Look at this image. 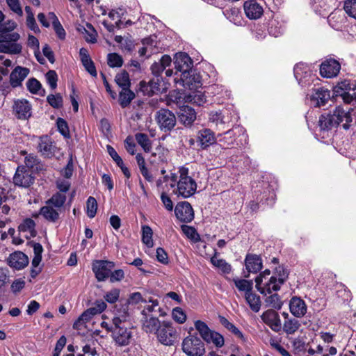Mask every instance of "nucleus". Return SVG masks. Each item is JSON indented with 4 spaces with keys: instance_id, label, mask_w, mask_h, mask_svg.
<instances>
[{
    "instance_id": "f257e3e1",
    "label": "nucleus",
    "mask_w": 356,
    "mask_h": 356,
    "mask_svg": "<svg viewBox=\"0 0 356 356\" xmlns=\"http://www.w3.org/2000/svg\"><path fill=\"white\" fill-rule=\"evenodd\" d=\"M354 124L353 110H346L341 106L337 107L332 114L321 115L318 121V125L321 131H327L337 126H341L343 129L348 130Z\"/></svg>"
},
{
    "instance_id": "f03ea898",
    "label": "nucleus",
    "mask_w": 356,
    "mask_h": 356,
    "mask_svg": "<svg viewBox=\"0 0 356 356\" xmlns=\"http://www.w3.org/2000/svg\"><path fill=\"white\" fill-rule=\"evenodd\" d=\"M179 172V179L175 173H171L170 176H164V179L166 181H170V186L174 188L175 195L182 198H188L195 194L197 190V184L191 177L188 175V168L181 167Z\"/></svg>"
},
{
    "instance_id": "7ed1b4c3",
    "label": "nucleus",
    "mask_w": 356,
    "mask_h": 356,
    "mask_svg": "<svg viewBox=\"0 0 356 356\" xmlns=\"http://www.w3.org/2000/svg\"><path fill=\"white\" fill-rule=\"evenodd\" d=\"M262 276H257L255 278V283L257 289L264 295L280 290L281 285L286 280V275L284 274L280 275V279H277L275 276H271L266 280H263Z\"/></svg>"
},
{
    "instance_id": "20e7f679",
    "label": "nucleus",
    "mask_w": 356,
    "mask_h": 356,
    "mask_svg": "<svg viewBox=\"0 0 356 356\" xmlns=\"http://www.w3.org/2000/svg\"><path fill=\"white\" fill-rule=\"evenodd\" d=\"M336 96L341 97L346 104L356 102V83L350 80H343L337 83L334 88Z\"/></svg>"
},
{
    "instance_id": "39448f33",
    "label": "nucleus",
    "mask_w": 356,
    "mask_h": 356,
    "mask_svg": "<svg viewBox=\"0 0 356 356\" xmlns=\"http://www.w3.org/2000/svg\"><path fill=\"white\" fill-rule=\"evenodd\" d=\"M158 341L165 346H172L178 338V332L171 321H163L156 334Z\"/></svg>"
},
{
    "instance_id": "423d86ee",
    "label": "nucleus",
    "mask_w": 356,
    "mask_h": 356,
    "mask_svg": "<svg viewBox=\"0 0 356 356\" xmlns=\"http://www.w3.org/2000/svg\"><path fill=\"white\" fill-rule=\"evenodd\" d=\"M181 348L188 356H203L205 346L202 341L197 336L189 335L184 339Z\"/></svg>"
},
{
    "instance_id": "0eeeda50",
    "label": "nucleus",
    "mask_w": 356,
    "mask_h": 356,
    "mask_svg": "<svg viewBox=\"0 0 356 356\" xmlns=\"http://www.w3.org/2000/svg\"><path fill=\"white\" fill-rule=\"evenodd\" d=\"M108 330L112 332V338L117 346H128L133 339L132 331L124 325H111Z\"/></svg>"
},
{
    "instance_id": "6e6552de",
    "label": "nucleus",
    "mask_w": 356,
    "mask_h": 356,
    "mask_svg": "<svg viewBox=\"0 0 356 356\" xmlns=\"http://www.w3.org/2000/svg\"><path fill=\"white\" fill-rule=\"evenodd\" d=\"M156 120L161 130L164 132L171 131L177 122L175 114L166 108H161L156 112Z\"/></svg>"
},
{
    "instance_id": "1a4fd4ad",
    "label": "nucleus",
    "mask_w": 356,
    "mask_h": 356,
    "mask_svg": "<svg viewBox=\"0 0 356 356\" xmlns=\"http://www.w3.org/2000/svg\"><path fill=\"white\" fill-rule=\"evenodd\" d=\"M180 78H175V81L190 90H197L202 86L201 76L193 69L185 74H180Z\"/></svg>"
},
{
    "instance_id": "9d476101",
    "label": "nucleus",
    "mask_w": 356,
    "mask_h": 356,
    "mask_svg": "<svg viewBox=\"0 0 356 356\" xmlns=\"http://www.w3.org/2000/svg\"><path fill=\"white\" fill-rule=\"evenodd\" d=\"M114 266L113 261L98 260L93 264L92 270L97 280L102 282L109 277Z\"/></svg>"
},
{
    "instance_id": "9b49d317",
    "label": "nucleus",
    "mask_w": 356,
    "mask_h": 356,
    "mask_svg": "<svg viewBox=\"0 0 356 356\" xmlns=\"http://www.w3.org/2000/svg\"><path fill=\"white\" fill-rule=\"evenodd\" d=\"M34 177L30 170L24 166H19L13 177V183L18 186L28 188L33 184Z\"/></svg>"
},
{
    "instance_id": "f8f14e48",
    "label": "nucleus",
    "mask_w": 356,
    "mask_h": 356,
    "mask_svg": "<svg viewBox=\"0 0 356 356\" xmlns=\"http://www.w3.org/2000/svg\"><path fill=\"white\" fill-rule=\"evenodd\" d=\"M113 316L111 325H124L130 318L129 307L127 304L120 302L116 304L112 311Z\"/></svg>"
},
{
    "instance_id": "ddd939ff",
    "label": "nucleus",
    "mask_w": 356,
    "mask_h": 356,
    "mask_svg": "<svg viewBox=\"0 0 356 356\" xmlns=\"http://www.w3.org/2000/svg\"><path fill=\"white\" fill-rule=\"evenodd\" d=\"M177 218L184 222H189L194 218V211L188 202H179L175 209Z\"/></svg>"
},
{
    "instance_id": "4468645a",
    "label": "nucleus",
    "mask_w": 356,
    "mask_h": 356,
    "mask_svg": "<svg viewBox=\"0 0 356 356\" xmlns=\"http://www.w3.org/2000/svg\"><path fill=\"white\" fill-rule=\"evenodd\" d=\"M341 70L340 63L334 59H327L320 67L321 75L325 78H333L338 75Z\"/></svg>"
},
{
    "instance_id": "2eb2a0df",
    "label": "nucleus",
    "mask_w": 356,
    "mask_h": 356,
    "mask_svg": "<svg viewBox=\"0 0 356 356\" xmlns=\"http://www.w3.org/2000/svg\"><path fill=\"white\" fill-rule=\"evenodd\" d=\"M174 63L176 68L175 74H177L178 72L185 74L193 67V61L186 53L180 52L176 54Z\"/></svg>"
},
{
    "instance_id": "dca6fc26",
    "label": "nucleus",
    "mask_w": 356,
    "mask_h": 356,
    "mask_svg": "<svg viewBox=\"0 0 356 356\" xmlns=\"http://www.w3.org/2000/svg\"><path fill=\"white\" fill-rule=\"evenodd\" d=\"M237 134H243V129L238 127L234 129H229L222 134H218L217 135V140L227 147H232L236 143V136Z\"/></svg>"
},
{
    "instance_id": "f3484780",
    "label": "nucleus",
    "mask_w": 356,
    "mask_h": 356,
    "mask_svg": "<svg viewBox=\"0 0 356 356\" xmlns=\"http://www.w3.org/2000/svg\"><path fill=\"white\" fill-rule=\"evenodd\" d=\"M263 321L268 325L274 332H278L282 329V323L280 316L273 309H268L261 315Z\"/></svg>"
},
{
    "instance_id": "a211bd4d",
    "label": "nucleus",
    "mask_w": 356,
    "mask_h": 356,
    "mask_svg": "<svg viewBox=\"0 0 356 356\" xmlns=\"http://www.w3.org/2000/svg\"><path fill=\"white\" fill-rule=\"evenodd\" d=\"M293 72L295 78L300 84L306 86L309 83L312 72L307 65L298 63L294 67Z\"/></svg>"
},
{
    "instance_id": "6ab92c4d",
    "label": "nucleus",
    "mask_w": 356,
    "mask_h": 356,
    "mask_svg": "<svg viewBox=\"0 0 356 356\" xmlns=\"http://www.w3.org/2000/svg\"><path fill=\"white\" fill-rule=\"evenodd\" d=\"M30 70L25 67L17 66L10 74V83L13 88L22 86L23 81L27 77Z\"/></svg>"
},
{
    "instance_id": "aec40b11",
    "label": "nucleus",
    "mask_w": 356,
    "mask_h": 356,
    "mask_svg": "<svg viewBox=\"0 0 356 356\" xmlns=\"http://www.w3.org/2000/svg\"><path fill=\"white\" fill-rule=\"evenodd\" d=\"M38 149L45 157H51L54 155L56 147L51 139L47 136L40 138Z\"/></svg>"
},
{
    "instance_id": "412c9836",
    "label": "nucleus",
    "mask_w": 356,
    "mask_h": 356,
    "mask_svg": "<svg viewBox=\"0 0 356 356\" xmlns=\"http://www.w3.org/2000/svg\"><path fill=\"white\" fill-rule=\"evenodd\" d=\"M330 98V90L326 88L318 87L313 89L310 95V100L314 106H321Z\"/></svg>"
},
{
    "instance_id": "4be33fe9",
    "label": "nucleus",
    "mask_w": 356,
    "mask_h": 356,
    "mask_svg": "<svg viewBox=\"0 0 356 356\" xmlns=\"http://www.w3.org/2000/svg\"><path fill=\"white\" fill-rule=\"evenodd\" d=\"M31 106L26 99H17L15 101L13 111L19 119H28L31 115Z\"/></svg>"
},
{
    "instance_id": "5701e85b",
    "label": "nucleus",
    "mask_w": 356,
    "mask_h": 356,
    "mask_svg": "<svg viewBox=\"0 0 356 356\" xmlns=\"http://www.w3.org/2000/svg\"><path fill=\"white\" fill-rule=\"evenodd\" d=\"M245 265L248 273L245 277H248L250 273H257L262 268V261L259 255L248 254L245 259Z\"/></svg>"
},
{
    "instance_id": "b1692460",
    "label": "nucleus",
    "mask_w": 356,
    "mask_h": 356,
    "mask_svg": "<svg viewBox=\"0 0 356 356\" xmlns=\"http://www.w3.org/2000/svg\"><path fill=\"white\" fill-rule=\"evenodd\" d=\"M290 312L296 318L304 316L307 307L303 300L298 297H293L289 302Z\"/></svg>"
},
{
    "instance_id": "393cba45",
    "label": "nucleus",
    "mask_w": 356,
    "mask_h": 356,
    "mask_svg": "<svg viewBox=\"0 0 356 356\" xmlns=\"http://www.w3.org/2000/svg\"><path fill=\"white\" fill-rule=\"evenodd\" d=\"M8 264L16 270H21L28 265L29 258L22 252H15L9 256Z\"/></svg>"
},
{
    "instance_id": "a878e982",
    "label": "nucleus",
    "mask_w": 356,
    "mask_h": 356,
    "mask_svg": "<svg viewBox=\"0 0 356 356\" xmlns=\"http://www.w3.org/2000/svg\"><path fill=\"white\" fill-rule=\"evenodd\" d=\"M217 140V136L209 129H203L197 132V142L202 149H206Z\"/></svg>"
},
{
    "instance_id": "bb28decb",
    "label": "nucleus",
    "mask_w": 356,
    "mask_h": 356,
    "mask_svg": "<svg viewBox=\"0 0 356 356\" xmlns=\"http://www.w3.org/2000/svg\"><path fill=\"white\" fill-rule=\"evenodd\" d=\"M243 8L246 16L250 19H259L263 14L262 7L253 0L245 1Z\"/></svg>"
},
{
    "instance_id": "cd10ccee",
    "label": "nucleus",
    "mask_w": 356,
    "mask_h": 356,
    "mask_svg": "<svg viewBox=\"0 0 356 356\" xmlns=\"http://www.w3.org/2000/svg\"><path fill=\"white\" fill-rule=\"evenodd\" d=\"M178 118L181 123L185 126H190L196 119V113L193 108L184 106L179 108Z\"/></svg>"
},
{
    "instance_id": "c85d7f7f",
    "label": "nucleus",
    "mask_w": 356,
    "mask_h": 356,
    "mask_svg": "<svg viewBox=\"0 0 356 356\" xmlns=\"http://www.w3.org/2000/svg\"><path fill=\"white\" fill-rule=\"evenodd\" d=\"M143 330L149 334H154L156 335L157 330L161 327L162 322L156 317L152 316H143L142 320Z\"/></svg>"
},
{
    "instance_id": "c756f323",
    "label": "nucleus",
    "mask_w": 356,
    "mask_h": 356,
    "mask_svg": "<svg viewBox=\"0 0 356 356\" xmlns=\"http://www.w3.org/2000/svg\"><path fill=\"white\" fill-rule=\"evenodd\" d=\"M40 214L47 221L55 222L59 218V213L56 208L51 204H47L40 209Z\"/></svg>"
},
{
    "instance_id": "7c9ffc66",
    "label": "nucleus",
    "mask_w": 356,
    "mask_h": 356,
    "mask_svg": "<svg viewBox=\"0 0 356 356\" xmlns=\"http://www.w3.org/2000/svg\"><path fill=\"white\" fill-rule=\"evenodd\" d=\"M184 97L186 102L202 106L206 102V97L204 94L200 90H193Z\"/></svg>"
},
{
    "instance_id": "2f4dec72",
    "label": "nucleus",
    "mask_w": 356,
    "mask_h": 356,
    "mask_svg": "<svg viewBox=\"0 0 356 356\" xmlns=\"http://www.w3.org/2000/svg\"><path fill=\"white\" fill-rule=\"evenodd\" d=\"M229 113L227 111H211L209 113V120L217 126L225 124L229 122Z\"/></svg>"
},
{
    "instance_id": "473e14b6",
    "label": "nucleus",
    "mask_w": 356,
    "mask_h": 356,
    "mask_svg": "<svg viewBox=\"0 0 356 356\" xmlns=\"http://www.w3.org/2000/svg\"><path fill=\"white\" fill-rule=\"evenodd\" d=\"M244 296L250 309L254 312H259L261 307L260 297L253 293L252 290L245 293Z\"/></svg>"
},
{
    "instance_id": "72a5a7b5",
    "label": "nucleus",
    "mask_w": 356,
    "mask_h": 356,
    "mask_svg": "<svg viewBox=\"0 0 356 356\" xmlns=\"http://www.w3.org/2000/svg\"><path fill=\"white\" fill-rule=\"evenodd\" d=\"M301 327L300 321L295 318H290L284 320L283 323V331L286 334H293Z\"/></svg>"
},
{
    "instance_id": "f704fd0d",
    "label": "nucleus",
    "mask_w": 356,
    "mask_h": 356,
    "mask_svg": "<svg viewBox=\"0 0 356 356\" xmlns=\"http://www.w3.org/2000/svg\"><path fill=\"white\" fill-rule=\"evenodd\" d=\"M135 98V93L129 88L122 89L119 94V102L122 108L129 105L131 102Z\"/></svg>"
},
{
    "instance_id": "c9c22d12",
    "label": "nucleus",
    "mask_w": 356,
    "mask_h": 356,
    "mask_svg": "<svg viewBox=\"0 0 356 356\" xmlns=\"http://www.w3.org/2000/svg\"><path fill=\"white\" fill-rule=\"evenodd\" d=\"M22 47L20 44L5 43L0 38V52L11 54H19L22 52Z\"/></svg>"
},
{
    "instance_id": "e433bc0d",
    "label": "nucleus",
    "mask_w": 356,
    "mask_h": 356,
    "mask_svg": "<svg viewBox=\"0 0 356 356\" xmlns=\"http://www.w3.org/2000/svg\"><path fill=\"white\" fill-rule=\"evenodd\" d=\"M148 302L150 303L149 305H147L145 306L143 310L142 311V314L143 316H149L148 314L159 312L160 313L161 316H165V312H163V310L159 307V301L156 299H149L148 300Z\"/></svg>"
},
{
    "instance_id": "4c0bfd02",
    "label": "nucleus",
    "mask_w": 356,
    "mask_h": 356,
    "mask_svg": "<svg viewBox=\"0 0 356 356\" xmlns=\"http://www.w3.org/2000/svg\"><path fill=\"white\" fill-rule=\"evenodd\" d=\"M219 321L222 325L234 334L236 337L245 340L243 333L233 323L229 322L225 317L219 316Z\"/></svg>"
},
{
    "instance_id": "58836bf2",
    "label": "nucleus",
    "mask_w": 356,
    "mask_h": 356,
    "mask_svg": "<svg viewBox=\"0 0 356 356\" xmlns=\"http://www.w3.org/2000/svg\"><path fill=\"white\" fill-rule=\"evenodd\" d=\"M233 282L238 290L244 292V294L252 291L253 289V282L252 280L234 278Z\"/></svg>"
},
{
    "instance_id": "ea45409f",
    "label": "nucleus",
    "mask_w": 356,
    "mask_h": 356,
    "mask_svg": "<svg viewBox=\"0 0 356 356\" xmlns=\"http://www.w3.org/2000/svg\"><path fill=\"white\" fill-rule=\"evenodd\" d=\"M211 264L216 268L222 270L223 273H229L232 270V266L225 259L218 258L216 254L211 258Z\"/></svg>"
},
{
    "instance_id": "a19ab883",
    "label": "nucleus",
    "mask_w": 356,
    "mask_h": 356,
    "mask_svg": "<svg viewBox=\"0 0 356 356\" xmlns=\"http://www.w3.org/2000/svg\"><path fill=\"white\" fill-rule=\"evenodd\" d=\"M35 223L34 220L31 218H26L19 226V229L22 232H29L31 237H34L37 234V232L35 229Z\"/></svg>"
},
{
    "instance_id": "79ce46f5",
    "label": "nucleus",
    "mask_w": 356,
    "mask_h": 356,
    "mask_svg": "<svg viewBox=\"0 0 356 356\" xmlns=\"http://www.w3.org/2000/svg\"><path fill=\"white\" fill-rule=\"evenodd\" d=\"M66 201V195L62 193H56L47 202V204H51L57 209H60Z\"/></svg>"
},
{
    "instance_id": "37998d69",
    "label": "nucleus",
    "mask_w": 356,
    "mask_h": 356,
    "mask_svg": "<svg viewBox=\"0 0 356 356\" xmlns=\"http://www.w3.org/2000/svg\"><path fill=\"white\" fill-rule=\"evenodd\" d=\"M195 327L204 341L208 340L209 335L213 331L204 322L200 320H197L195 322Z\"/></svg>"
},
{
    "instance_id": "c03bdc74",
    "label": "nucleus",
    "mask_w": 356,
    "mask_h": 356,
    "mask_svg": "<svg viewBox=\"0 0 356 356\" xmlns=\"http://www.w3.org/2000/svg\"><path fill=\"white\" fill-rule=\"evenodd\" d=\"M115 81L116 83L122 89L129 88L130 87L131 82H130V79H129V75L125 71L118 73L115 76Z\"/></svg>"
},
{
    "instance_id": "a18cd8bd",
    "label": "nucleus",
    "mask_w": 356,
    "mask_h": 356,
    "mask_svg": "<svg viewBox=\"0 0 356 356\" xmlns=\"http://www.w3.org/2000/svg\"><path fill=\"white\" fill-rule=\"evenodd\" d=\"M31 246L33 249L34 254V257L31 262V266H39L42 261V253L43 252V248L39 243H33Z\"/></svg>"
},
{
    "instance_id": "49530a36",
    "label": "nucleus",
    "mask_w": 356,
    "mask_h": 356,
    "mask_svg": "<svg viewBox=\"0 0 356 356\" xmlns=\"http://www.w3.org/2000/svg\"><path fill=\"white\" fill-rule=\"evenodd\" d=\"M136 140L137 143L142 147L145 152H148L152 147L151 141L147 134L138 133L136 134Z\"/></svg>"
},
{
    "instance_id": "de8ad7c7",
    "label": "nucleus",
    "mask_w": 356,
    "mask_h": 356,
    "mask_svg": "<svg viewBox=\"0 0 356 356\" xmlns=\"http://www.w3.org/2000/svg\"><path fill=\"white\" fill-rule=\"evenodd\" d=\"M20 35L17 32L0 31V38L5 43L17 44L16 42L19 40Z\"/></svg>"
},
{
    "instance_id": "09e8293b",
    "label": "nucleus",
    "mask_w": 356,
    "mask_h": 356,
    "mask_svg": "<svg viewBox=\"0 0 356 356\" xmlns=\"http://www.w3.org/2000/svg\"><path fill=\"white\" fill-rule=\"evenodd\" d=\"M26 168L28 170H38L40 168V163L37 156L33 154H26L24 158Z\"/></svg>"
},
{
    "instance_id": "8fccbe9b",
    "label": "nucleus",
    "mask_w": 356,
    "mask_h": 356,
    "mask_svg": "<svg viewBox=\"0 0 356 356\" xmlns=\"http://www.w3.org/2000/svg\"><path fill=\"white\" fill-rule=\"evenodd\" d=\"M152 229L147 225L142 227V241L147 247L153 246Z\"/></svg>"
},
{
    "instance_id": "3c124183",
    "label": "nucleus",
    "mask_w": 356,
    "mask_h": 356,
    "mask_svg": "<svg viewBox=\"0 0 356 356\" xmlns=\"http://www.w3.org/2000/svg\"><path fill=\"white\" fill-rule=\"evenodd\" d=\"M205 341L207 343H213L218 348L222 347L225 343L222 335L213 330L209 335L208 340H205Z\"/></svg>"
},
{
    "instance_id": "603ef678",
    "label": "nucleus",
    "mask_w": 356,
    "mask_h": 356,
    "mask_svg": "<svg viewBox=\"0 0 356 356\" xmlns=\"http://www.w3.org/2000/svg\"><path fill=\"white\" fill-rule=\"evenodd\" d=\"M107 63L111 67H120L123 64V59L116 53H110L107 56Z\"/></svg>"
},
{
    "instance_id": "864d4df0",
    "label": "nucleus",
    "mask_w": 356,
    "mask_h": 356,
    "mask_svg": "<svg viewBox=\"0 0 356 356\" xmlns=\"http://www.w3.org/2000/svg\"><path fill=\"white\" fill-rule=\"evenodd\" d=\"M47 101L54 108H60L63 106V97L59 93L49 95Z\"/></svg>"
},
{
    "instance_id": "5fc2aeb1",
    "label": "nucleus",
    "mask_w": 356,
    "mask_h": 356,
    "mask_svg": "<svg viewBox=\"0 0 356 356\" xmlns=\"http://www.w3.org/2000/svg\"><path fill=\"white\" fill-rule=\"evenodd\" d=\"M267 306L280 309L282 306V302L280 298V296L275 293L269 296L265 300Z\"/></svg>"
},
{
    "instance_id": "6e6d98bb",
    "label": "nucleus",
    "mask_w": 356,
    "mask_h": 356,
    "mask_svg": "<svg viewBox=\"0 0 356 356\" xmlns=\"http://www.w3.org/2000/svg\"><path fill=\"white\" fill-rule=\"evenodd\" d=\"M86 35H85V39L87 42L90 43H95L97 42V32L94 29L92 24L87 23L86 28L83 27Z\"/></svg>"
},
{
    "instance_id": "4d7b16f0",
    "label": "nucleus",
    "mask_w": 356,
    "mask_h": 356,
    "mask_svg": "<svg viewBox=\"0 0 356 356\" xmlns=\"http://www.w3.org/2000/svg\"><path fill=\"white\" fill-rule=\"evenodd\" d=\"M120 290L117 288H114L107 291L104 296V300L111 304L115 303L120 298Z\"/></svg>"
},
{
    "instance_id": "13d9d810",
    "label": "nucleus",
    "mask_w": 356,
    "mask_h": 356,
    "mask_svg": "<svg viewBox=\"0 0 356 356\" xmlns=\"http://www.w3.org/2000/svg\"><path fill=\"white\" fill-rule=\"evenodd\" d=\"M97 209V203L93 197H89L87 200V214L90 218L95 217Z\"/></svg>"
},
{
    "instance_id": "bf43d9fd",
    "label": "nucleus",
    "mask_w": 356,
    "mask_h": 356,
    "mask_svg": "<svg viewBox=\"0 0 356 356\" xmlns=\"http://www.w3.org/2000/svg\"><path fill=\"white\" fill-rule=\"evenodd\" d=\"M172 318L178 323L182 324L186 320V314L181 307H175L172 311Z\"/></svg>"
},
{
    "instance_id": "052dcab7",
    "label": "nucleus",
    "mask_w": 356,
    "mask_h": 356,
    "mask_svg": "<svg viewBox=\"0 0 356 356\" xmlns=\"http://www.w3.org/2000/svg\"><path fill=\"white\" fill-rule=\"evenodd\" d=\"M343 8L351 17L356 19V0H346Z\"/></svg>"
},
{
    "instance_id": "680f3d73",
    "label": "nucleus",
    "mask_w": 356,
    "mask_h": 356,
    "mask_svg": "<svg viewBox=\"0 0 356 356\" xmlns=\"http://www.w3.org/2000/svg\"><path fill=\"white\" fill-rule=\"evenodd\" d=\"M181 230L188 238L195 241H197L200 239V236L194 227L188 225H182Z\"/></svg>"
},
{
    "instance_id": "e2e57ef3",
    "label": "nucleus",
    "mask_w": 356,
    "mask_h": 356,
    "mask_svg": "<svg viewBox=\"0 0 356 356\" xmlns=\"http://www.w3.org/2000/svg\"><path fill=\"white\" fill-rule=\"evenodd\" d=\"M26 87L29 91L32 94H38L39 90L42 88V85L36 79L32 78L27 81Z\"/></svg>"
},
{
    "instance_id": "0e129e2a",
    "label": "nucleus",
    "mask_w": 356,
    "mask_h": 356,
    "mask_svg": "<svg viewBox=\"0 0 356 356\" xmlns=\"http://www.w3.org/2000/svg\"><path fill=\"white\" fill-rule=\"evenodd\" d=\"M56 125L58 131L65 137L70 138V131L67 122L63 118H58Z\"/></svg>"
},
{
    "instance_id": "69168bd1",
    "label": "nucleus",
    "mask_w": 356,
    "mask_h": 356,
    "mask_svg": "<svg viewBox=\"0 0 356 356\" xmlns=\"http://www.w3.org/2000/svg\"><path fill=\"white\" fill-rule=\"evenodd\" d=\"M47 83L52 90H55L57 87L58 76L54 70H49L45 74Z\"/></svg>"
},
{
    "instance_id": "338daca9",
    "label": "nucleus",
    "mask_w": 356,
    "mask_h": 356,
    "mask_svg": "<svg viewBox=\"0 0 356 356\" xmlns=\"http://www.w3.org/2000/svg\"><path fill=\"white\" fill-rule=\"evenodd\" d=\"M12 65V61L6 58L4 56L0 55V74L6 76L8 74L9 70L8 67Z\"/></svg>"
},
{
    "instance_id": "774afa93",
    "label": "nucleus",
    "mask_w": 356,
    "mask_h": 356,
    "mask_svg": "<svg viewBox=\"0 0 356 356\" xmlns=\"http://www.w3.org/2000/svg\"><path fill=\"white\" fill-rule=\"evenodd\" d=\"M92 316L88 312L87 309L82 313V314L79 317V318L74 323L73 327L74 329H78L80 325L83 323L88 322Z\"/></svg>"
}]
</instances>
